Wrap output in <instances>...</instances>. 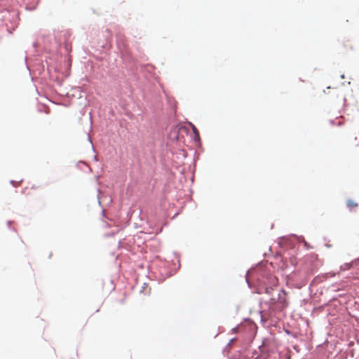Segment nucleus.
<instances>
[{
  "instance_id": "nucleus-2",
  "label": "nucleus",
  "mask_w": 359,
  "mask_h": 359,
  "mask_svg": "<svg viewBox=\"0 0 359 359\" xmlns=\"http://www.w3.org/2000/svg\"><path fill=\"white\" fill-rule=\"evenodd\" d=\"M347 207L351 210L358 207V203L353 200H348L346 203Z\"/></svg>"
},
{
  "instance_id": "nucleus-4",
  "label": "nucleus",
  "mask_w": 359,
  "mask_h": 359,
  "mask_svg": "<svg viewBox=\"0 0 359 359\" xmlns=\"http://www.w3.org/2000/svg\"><path fill=\"white\" fill-rule=\"evenodd\" d=\"M28 190H29V187H26V188L25 189L24 194H29V192L28 191Z\"/></svg>"
},
{
  "instance_id": "nucleus-5",
  "label": "nucleus",
  "mask_w": 359,
  "mask_h": 359,
  "mask_svg": "<svg viewBox=\"0 0 359 359\" xmlns=\"http://www.w3.org/2000/svg\"><path fill=\"white\" fill-rule=\"evenodd\" d=\"M86 323H87V322H86H86H84V323H82V326H83V327H85V325H86Z\"/></svg>"
},
{
  "instance_id": "nucleus-6",
  "label": "nucleus",
  "mask_w": 359,
  "mask_h": 359,
  "mask_svg": "<svg viewBox=\"0 0 359 359\" xmlns=\"http://www.w3.org/2000/svg\"><path fill=\"white\" fill-rule=\"evenodd\" d=\"M32 189H36V187H34V186H32Z\"/></svg>"
},
{
  "instance_id": "nucleus-1",
  "label": "nucleus",
  "mask_w": 359,
  "mask_h": 359,
  "mask_svg": "<svg viewBox=\"0 0 359 359\" xmlns=\"http://www.w3.org/2000/svg\"><path fill=\"white\" fill-rule=\"evenodd\" d=\"M354 266H356V262L345 263L344 264L341 266L340 269L341 271H346V270H349Z\"/></svg>"
},
{
  "instance_id": "nucleus-3",
  "label": "nucleus",
  "mask_w": 359,
  "mask_h": 359,
  "mask_svg": "<svg viewBox=\"0 0 359 359\" xmlns=\"http://www.w3.org/2000/svg\"><path fill=\"white\" fill-rule=\"evenodd\" d=\"M193 132L195 134V137H199V133H198V130L196 129V128L195 126H193Z\"/></svg>"
}]
</instances>
